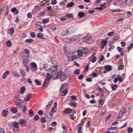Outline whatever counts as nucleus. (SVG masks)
<instances>
[{"mask_svg": "<svg viewBox=\"0 0 133 133\" xmlns=\"http://www.w3.org/2000/svg\"><path fill=\"white\" fill-rule=\"evenodd\" d=\"M74 114H73L70 115V118L72 120H74L75 119V118L76 117H74Z\"/></svg>", "mask_w": 133, "mask_h": 133, "instance_id": "603ef678", "label": "nucleus"}, {"mask_svg": "<svg viewBox=\"0 0 133 133\" xmlns=\"http://www.w3.org/2000/svg\"><path fill=\"white\" fill-rule=\"evenodd\" d=\"M25 91V88L24 87H22L20 90L19 93L20 94H23L24 93Z\"/></svg>", "mask_w": 133, "mask_h": 133, "instance_id": "393cba45", "label": "nucleus"}, {"mask_svg": "<svg viewBox=\"0 0 133 133\" xmlns=\"http://www.w3.org/2000/svg\"><path fill=\"white\" fill-rule=\"evenodd\" d=\"M9 113L8 111L6 110H3L2 111V116L4 117H6L8 115Z\"/></svg>", "mask_w": 133, "mask_h": 133, "instance_id": "2eb2a0df", "label": "nucleus"}, {"mask_svg": "<svg viewBox=\"0 0 133 133\" xmlns=\"http://www.w3.org/2000/svg\"><path fill=\"white\" fill-rule=\"evenodd\" d=\"M115 48V46L113 45H112L111 46V47H110V48L109 49V51H111L112 49L114 48Z\"/></svg>", "mask_w": 133, "mask_h": 133, "instance_id": "680f3d73", "label": "nucleus"}, {"mask_svg": "<svg viewBox=\"0 0 133 133\" xmlns=\"http://www.w3.org/2000/svg\"><path fill=\"white\" fill-rule=\"evenodd\" d=\"M57 104V102L55 103L54 105L51 109V110H52V111H54V112H56Z\"/></svg>", "mask_w": 133, "mask_h": 133, "instance_id": "ddd939ff", "label": "nucleus"}, {"mask_svg": "<svg viewBox=\"0 0 133 133\" xmlns=\"http://www.w3.org/2000/svg\"><path fill=\"white\" fill-rule=\"evenodd\" d=\"M16 12L15 13V14H17L18 13V11L16 7H14L13 8L11 9V11L12 13H14L16 11Z\"/></svg>", "mask_w": 133, "mask_h": 133, "instance_id": "a211bd4d", "label": "nucleus"}, {"mask_svg": "<svg viewBox=\"0 0 133 133\" xmlns=\"http://www.w3.org/2000/svg\"><path fill=\"white\" fill-rule=\"evenodd\" d=\"M14 126L16 128H18L19 127V124L17 122H15L14 123Z\"/></svg>", "mask_w": 133, "mask_h": 133, "instance_id": "de8ad7c7", "label": "nucleus"}, {"mask_svg": "<svg viewBox=\"0 0 133 133\" xmlns=\"http://www.w3.org/2000/svg\"><path fill=\"white\" fill-rule=\"evenodd\" d=\"M133 131V129L131 127H129L127 129L128 132L129 133H131Z\"/></svg>", "mask_w": 133, "mask_h": 133, "instance_id": "a19ab883", "label": "nucleus"}, {"mask_svg": "<svg viewBox=\"0 0 133 133\" xmlns=\"http://www.w3.org/2000/svg\"><path fill=\"white\" fill-rule=\"evenodd\" d=\"M33 40L31 38L27 39L25 40V41L26 43H29L33 42Z\"/></svg>", "mask_w": 133, "mask_h": 133, "instance_id": "79ce46f5", "label": "nucleus"}, {"mask_svg": "<svg viewBox=\"0 0 133 133\" xmlns=\"http://www.w3.org/2000/svg\"><path fill=\"white\" fill-rule=\"evenodd\" d=\"M68 92V90L67 89H66L63 91L62 92L61 95L62 96H64L66 95Z\"/></svg>", "mask_w": 133, "mask_h": 133, "instance_id": "aec40b11", "label": "nucleus"}, {"mask_svg": "<svg viewBox=\"0 0 133 133\" xmlns=\"http://www.w3.org/2000/svg\"><path fill=\"white\" fill-rule=\"evenodd\" d=\"M126 111L124 109L122 110L120 112L119 115V116H121V117L125 114L126 112Z\"/></svg>", "mask_w": 133, "mask_h": 133, "instance_id": "f3484780", "label": "nucleus"}, {"mask_svg": "<svg viewBox=\"0 0 133 133\" xmlns=\"http://www.w3.org/2000/svg\"><path fill=\"white\" fill-rule=\"evenodd\" d=\"M92 81V79L90 77H88L86 79V81L87 82H91Z\"/></svg>", "mask_w": 133, "mask_h": 133, "instance_id": "0e129e2a", "label": "nucleus"}, {"mask_svg": "<svg viewBox=\"0 0 133 133\" xmlns=\"http://www.w3.org/2000/svg\"><path fill=\"white\" fill-rule=\"evenodd\" d=\"M50 28L51 30H56V28L55 26H51Z\"/></svg>", "mask_w": 133, "mask_h": 133, "instance_id": "e2e57ef3", "label": "nucleus"}, {"mask_svg": "<svg viewBox=\"0 0 133 133\" xmlns=\"http://www.w3.org/2000/svg\"><path fill=\"white\" fill-rule=\"evenodd\" d=\"M53 103V101L52 100H50L48 104L46 105V107H47L48 106H51L52 104Z\"/></svg>", "mask_w": 133, "mask_h": 133, "instance_id": "4c0bfd02", "label": "nucleus"}, {"mask_svg": "<svg viewBox=\"0 0 133 133\" xmlns=\"http://www.w3.org/2000/svg\"><path fill=\"white\" fill-rule=\"evenodd\" d=\"M11 112L14 114H15L17 111V109L16 108H14L11 109Z\"/></svg>", "mask_w": 133, "mask_h": 133, "instance_id": "5701e85b", "label": "nucleus"}, {"mask_svg": "<svg viewBox=\"0 0 133 133\" xmlns=\"http://www.w3.org/2000/svg\"><path fill=\"white\" fill-rule=\"evenodd\" d=\"M27 108L26 107V106L24 105L23 107V109H22V111L24 112H25L26 111Z\"/></svg>", "mask_w": 133, "mask_h": 133, "instance_id": "052dcab7", "label": "nucleus"}, {"mask_svg": "<svg viewBox=\"0 0 133 133\" xmlns=\"http://www.w3.org/2000/svg\"><path fill=\"white\" fill-rule=\"evenodd\" d=\"M29 114L30 117H32L34 115V112L31 110L30 109L29 111Z\"/></svg>", "mask_w": 133, "mask_h": 133, "instance_id": "4be33fe9", "label": "nucleus"}, {"mask_svg": "<svg viewBox=\"0 0 133 133\" xmlns=\"http://www.w3.org/2000/svg\"><path fill=\"white\" fill-rule=\"evenodd\" d=\"M14 32V30L13 28H12L11 29H9L8 33L9 34L12 35Z\"/></svg>", "mask_w": 133, "mask_h": 133, "instance_id": "412c9836", "label": "nucleus"}, {"mask_svg": "<svg viewBox=\"0 0 133 133\" xmlns=\"http://www.w3.org/2000/svg\"><path fill=\"white\" fill-rule=\"evenodd\" d=\"M49 21V19H43L42 20V22L44 24L48 23Z\"/></svg>", "mask_w": 133, "mask_h": 133, "instance_id": "2f4dec72", "label": "nucleus"}, {"mask_svg": "<svg viewBox=\"0 0 133 133\" xmlns=\"http://www.w3.org/2000/svg\"><path fill=\"white\" fill-rule=\"evenodd\" d=\"M77 53L78 55L80 57L82 56L83 54V52L82 50H78L77 51Z\"/></svg>", "mask_w": 133, "mask_h": 133, "instance_id": "bb28decb", "label": "nucleus"}, {"mask_svg": "<svg viewBox=\"0 0 133 133\" xmlns=\"http://www.w3.org/2000/svg\"><path fill=\"white\" fill-rule=\"evenodd\" d=\"M7 46L9 47H11V46L12 43L11 41L9 40L6 43Z\"/></svg>", "mask_w": 133, "mask_h": 133, "instance_id": "c9c22d12", "label": "nucleus"}, {"mask_svg": "<svg viewBox=\"0 0 133 133\" xmlns=\"http://www.w3.org/2000/svg\"><path fill=\"white\" fill-rule=\"evenodd\" d=\"M43 112L41 110H40L38 112V115L40 116H41L43 114Z\"/></svg>", "mask_w": 133, "mask_h": 133, "instance_id": "4d7b16f0", "label": "nucleus"}, {"mask_svg": "<svg viewBox=\"0 0 133 133\" xmlns=\"http://www.w3.org/2000/svg\"><path fill=\"white\" fill-rule=\"evenodd\" d=\"M104 59V57L102 56L101 55V57L99 58V60L98 61L99 63H100L101 61H103Z\"/></svg>", "mask_w": 133, "mask_h": 133, "instance_id": "49530a36", "label": "nucleus"}, {"mask_svg": "<svg viewBox=\"0 0 133 133\" xmlns=\"http://www.w3.org/2000/svg\"><path fill=\"white\" fill-rule=\"evenodd\" d=\"M124 65H119L118 67V70H123V69Z\"/></svg>", "mask_w": 133, "mask_h": 133, "instance_id": "13d9d810", "label": "nucleus"}, {"mask_svg": "<svg viewBox=\"0 0 133 133\" xmlns=\"http://www.w3.org/2000/svg\"><path fill=\"white\" fill-rule=\"evenodd\" d=\"M41 121L42 123H44L46 122V120L44 117L41 118Z\"/></svg>", "mask_w": 133, "mask_h": 133, "instance_id": "6e6d98bb", "label": "nucleus"}, {"mask_svg": "<svg viewBox=\"0 0 133 133\" xmlns=\"http://www.w3.org/2000/svg\"><path fill=\"white\" fill-rule=\"evenodd\" d=\"M111 11L113 12H120L119 10V9H117L116 10H115V9H112L111 10Z\"/></svg>", "mask_w": 133, "mask_h": 133, "instance_id": "338daca9", "label": "nucleus"}, {"mask_svg": "<svg viewBox=\"0 0 133 133\" xmlns=\"http://www.w3.org/2000/svg\"><path fill=\"white\" fill-rule=\"evenodd\" d=\"M97 59V57L95 56H94L92 59V62L93 63L95 62Z\"/></svg>", "mask_w": 133, "mask_h": 133, "instance_id": "3c124183", "label": "nucleus"}, {"mask_svg": "<svg viewBox=\"0 0 133 133\" xmlns=\"http://www.w3.org/2000/svg\"><path fill=\"white\" fill-rule=\"evenodd\" d=\"M66 84L65 83H64V84H62L60 88V91H61V90L62 89H63V88L65 86Z\"/></svg>", "mask_w": 133, "mask_h": 133, "instance_id": "bf43d9fd", "label": "nucleus"}, {"mask_svg": "<svg viewBox=\"0 0 133 133\" xmlns=\"http://www.w3.org/2000/svg\"><path fill=\"white\" fill-rule=\"evenodd\" d=\"M68 34V33L67 31L66 30H65L64 31H63L61 34V36H64Z\"/></svg>", "mask_w": 133, "mask_h": 133, "instance_id": "a878e982", "label": "nucleus"}, {"mask_svg": "<svg viewBox=\"0 0 133 133\" xmlns=\"http://www.w3.org/2000/svg\"><path fill=\"white\" fill-rule=\"evenodd\" d=\"M20 96L19 95H16L14 97V100L16 101H18L19 102H23L21 100V99L20 98Z\"/></svg>", "mask_w": 133, "mask_h": 133, "instance_id": "423d86ee", "label": "nucleus"}, {"mask_svg": "<svg viewBox=\"0 0 133 133\" xmlns=\"http://www.w3.org/2000/svg\"><path fill=\"white\" fill-rule=\"evenodd\" d=\"M31 97V95L30 94H28L25 98L23 100L24 101L27 102L29 101Z\"/></svg>", "mask_w": 133, "mask_h": 133, "instance_id": "39448f33", "label": "nucleus"}, {"mask_svg": "<svg viewBox=\"0 0 133 133\" xmlns=\"http://www.w3.org/2000/svg\"><path fill=\"white\" fill-rule=\"evenodd\" d=\"M66 30L68 33L69 34H70L72 33H73L74 32V28L72 27L69 28Z\"/></svg>", "mask_w": 133, "mask_h": 133, "instance_id": "9b49d317", "label": "nucleus"}, {"mask_svg": "<svg viewBox=\"0 0 133 133\" xmlns=\"http://www.w3.org/2000/svg\"><path fill=\"white\" fill-rule=\"evenodd\" d=\"M12 74H13L14 76L15 77H18L19 76V74L17 72L15 71H13Z\"/></svg>", "mask_w": 133, "mask_h": 133, "instance_id": "f704fd0d", "label": "nucleus"}, {"mask_svg": "<svg viewBox=\"0 0 133 133\" xmlns=\"http://www.w3.org/2000/svg\"><path fill=\"white\" fill-rule=\"evenodd\" d=\"M117 50L120 53H121V52H123V49L119 47L118 46L117 47Z\"/></svg>", "mask_w": 133, "mask_h": 133, "instance_id": "c03bdc74", "label": "nucleus"}, {"mask_svg": "<svg viewBox=\"0 0 133 133\" xmlns=\"http://www.w3.org/2000/svg\"><path fill=\"white\" fill-rule=\"evenodd\" d=\"M53 112H54V111H52V110H51V111L50 112L49 115L51 117L50 118V119H49V121H50L52 118L54 114Z\"/></svg>", "mask_w": 133, "mask_h": 133, "instance_id": "473e14b6", "label": "nucleus"}, {"mask_svg": "<svg viewBox=\"0 0 133 133\" xmlns=\"http://www.w3.org/2000/svg\"><path fill=\"white\" fill-rule=\"evenodd\" d=\"M132 48H133V43H131L129 46L128 47V50H129Z\"/></svg>", "mask_w": 133, "mask_h": 133, "instance_id": "5fc2aeb1", "label": "nucleus"}, {"mask_svg": "<svg viewBox=\"0 0 133 133\" xmlns=\"http://www.w3.org/2000/svg\"><path fill=\"white\" fill-rule=\"evenodd\" d=\"M71 57V61H73L75 60L77 58L76 56H73Z\"/></svg>", "mask_w": 133, "mask_h": 133, "instance_id": "69168bd1", "label": "nucleus"}, {"mask_svg": "<svg viewBox=\"0 0 133 133\" xmlns=\"http://www.w3.org/2000/svg\"><path fill=\"white\" fill-rule=\"evenodd\" d=\"M74 4V3L73 2H71L69 3L66 5L67 7H72Z\"/></svg>", "mask_w": 133, "mask_h": 133, "instance_id": "72a5a7b5", "label": "nucleus"}, {"mask_svg": "<svg viewBox=\"0 0 133 133\" xmlns=\"http://www.w3.org/2000/svg\"><path fill=\"white\" fill-rule=\"evenodd\" d=\"M107 41L106 40H102V45H105L107 43Z\"/></svg>", "mask_w": 133, "mask_h": 133, "instance_id": "ea45409f", "label": "nucleus"}, {"mask_svg": "<svg viewBox=\"0 0 133 133\" xmlns=\"http://www.w3.org/2000/svg\"><path fill=\"white\" fill-rule=\"evenodd\" d=\"M31 66L34 68L33 70L34 71H36L37 69V65L36 63L34 62H32L31 63Z\"/></svg>", "mask_w": 133, "mask_h": 133, "instance_id": "0eeeda50", "label": "nucleus"}, {"mask_svg": "<svg viewBox=\"0 0 133 133\" xmlns=\"http://www.w3.org/2000/svg\"><path fill=\"white\" fill-rule=\"evenodd\" d=\"M0 133H5L4 129L3 128L0 129Z\"/></svg>", "mask_w": 133, "mask_h": 133, "instance_id": "774afa93", "label": "nucleus"}, {"mask_svg": "<svg viewBox=\"0 0 133 133\" xmlns=\"http://www.w3.org/2000/svg\"><path fill=\"white\" fill-rule=\"evenodd\" d=\"M105 69L107 71H110L112 69V67L111 65H107L104 66Z\"/></svg>", "mask_w": 133, "mask_h": 133, "instance_id": "6e6552de", "label": "nucleus"}, {"mask_svg": "<svg viewBox=\"0 0 133 133\" xmlns=\"http://www.w3.org/2000/svg\"><path fill=\"white\" fill-rule=\"evenodd\" d=\"M29 50L27 49H25L24 50L23 54H25L29 55Z\"/></svg>", "mask_w": 133, "mask_h": 133, "instance_id": "c85d7f7f", "label": "nucleus"}, {"mask_svg": "<svg viewBox=\"0 0 133 133\" xmlns=\"http://www.w3.org/2000/svg\"><path fill=\"white\" fill-rule=\"evenodd\" d=\"M70 105L72 107H76L77 106V103L75 102H70Z\"/></svg>", "mask_w": 133, "mask_h": 133, "instance_id": "7c9ffc66", "label": "nucleus"}, {"mask_svg": "<svg viewBox=\"0 0 133 133\" xmlns=\"http://www.w3.org/2000/svg\"><path fill=\"white\" fill-rule=\"evenodd\" d=\"M10 73V72L9 71H6L4 74L3 75L2 77L3 79H5L6 78L7 76L9 75Z\"/></svg>", "mask_w": 133, "mask_h": 133, "instance_id": "f8f14e48", "label": "nucleus"}, {"mask_svg": "<svg viewBox=\"0 0 133 133\" xmlns=\"http://www.w3.org/2000/svg\"><path fill=\"white\" fill-rule=\"evenodd\" d=\"M114 32L113 31H112L110 32H109L108 33L107 35L110 37H111L113 35H114Z\"/></svg>", "mask_w": 133, "mask_h": 133, "instance_id": "58836bf2", "label": "nucleus"}, {"mask_svg": "<svg viewBox=\"0 0 133 133\" xmlns=\"http://www.w3.org/2000/svg\"><path fill=\"white\" fill-rule=\"evenodd\" d=\"M43 36V34L41 33H38L37 34V37L39 38H42Z\"/></svg>", "mask_w": 133, "mask_h": 133, "instance_id": "e433bc0d", "label": "nucleus"}, {"mask_svg": "<svg viewBox=\"0 0 133 133\" xmlns=\"http://www.w3.org/2000/svg\"><path fill=\"white\" fill-rule=\"evenodd\" d=\"M35 82L37 85H41V82L38 80L35 79Z\"/></svg>", "mask_w": 133, "mask_h": 133, "instance_id": "c756f323", "label": "nucleus"}, {"mask_svg": "<svg viewBox=\"0 0 133 133\" xmlns=\"http://www.w3.org/2000/svg\"><path fill=\"white\" fill-rule=\"evenodd\" d=\"M97 86L98 87V88H97L96 87V88L97 90H99V91L101 92H103V90L101 89V88L98 85H97Z\"/></svg>", "mask_w": 133, "mask_h": 133, "instance_id": "864d4df0", "label": "nucleus"}, {"mask_svg": "<svg viewBox=\"0 0 133 133\" xmlns=\"http://www.w3.org/2000/svg\"><path fill=\"white\" fill-rule=\"evenodd\" d=\"M78 16L79 18H82L84 16V13L82 12H79L78 14Z\"/></svg>", "mask_w": 133, "mask_h": 133, "instance_id": "b1692460", "label": "nucleus"}, {"mask_svg": "<svg viewBox=\"0 0 133 133\" xmlns=\"http://www.w3.org/2000/svg\"><path fill=\"white\" fill-rule=\"evenodd\" d=\"M19 123L20 125L22 126H24L26 122L24 119H21L20 120Z\"/></svg>", "mask_w": 133, "mask_h": 133, "instance_id": "dca6fc26", "label": "nucleus"}, {"mask_svg": "<svg viewBox=\"0 0 133 133\" xmlns=\"http://www.w3.org/2000/svg\"><path fill=\"white\" fill-rule=\"evenodd\" d=\"M39 119V116L38 115H36L34 117V119L35 121H38Z\"/></svg>", "mask_w": 133, "mask_h": 133, "instance_id": "a18cd8bd", "label": "nucleus"}, {"mask_svg": "<svg viewBox=\"0 0 133 133\" xmlns=\"http://www.w3.org/2000/svg\"><path fill=\"white\" fill-rule=\"evenodd\" d=\"M57 75V79H60L61 81H63L65 80L66 78V76L65 73L64 72H61Z\"/></svg>", "mask_w": 133, "mask_h": 133, "instance_id": "7ed1b4c3", "label": "nucleus"}, {"mask_svg": "<svg viewBox=\"0 0 133 133\" xmlns=\"http://www.w3.org/2000/svg\"><path fill=\"white\" fill-rule=\"evenodd\" d=\"M60 66H53L49 69L48 71L52 75H55L61 72Z\"/></svg>", "mask_w": 133, "mask_h": 133, "instance_id": "f257e3e1", "label": "nucleus"}, {"mask_svg": "<svg viewBox=\"0 0 133 133\" xmlns=\"http://www.w3.org/2000/svg\"><path fill=\"white\" fill-rule=\"evenodd\" d=\"M82 49L83 51V52L84 54H87L88 53L89 51L87 48H82Z\"/></svg>", "mask_w": 133, "mask_h": 133, "instance_id": "6ab92c4d", "label": "nucleus"}, {"mask_svg": "<svg viewBox=\"0 0 133 133\" xmlns=\"http://www.w3.org/2000/svg\"><path fill=\"white\" fill-rule=\"evenodd\" d=\"M29 55L24 54L23 53V55L22 58L23 60L27 61H28V58L29 57Z\"/></svg>", "mask_w": 133, "mask_h": 133, "instance_id": "1a4fd4ad", "label": "nucleus"}, {"mask_svg": "<svg viewBox=\"0 0 133 133\" xmlns=\"http://www.w3.org/2000/svg\"><path fill=\"white\" fill-rule=\"evenodd\" d=\"M50 73H47L46 75V78L45 79L42 87L43 88L47 87L49 82V80L51 79L52 76Z\"/></svg>", "mask_w": 133, "mask_h": 133, "instance_id": "f03ea898", "label": "nucleus"}, {"mask_svg": "<svg viewBox=\"0 0 133 133\" xmlns=\"http://www.w3.org/2000/svg\"><path fill=\"white\" fill-rule=\"evenodd\" d=\"M72 112V110L71 109L69 108H66L65 110L64 113L67 115L70 114Z\"/></svg>", "mask_w": 133, "mask_h": 133, "instance_id": "9d476101", "label": "nucleus"}, {"mask_svg": "<svg viewBox=\"0 0 133 133\" xmlns=\"http://www.w3.org/2000/svg\"><path fill=\"white\" fill-rule=\"evenodd\" d=\"M68 39L70 40V42L75 41L77 39V36L76 35H74L71 37H69Z\"/></svg>", "mask_w": 133, "mask_h": 133, "instance_id": "4468645a", "label": "nucleus"}, {"mask_svg": "<svg viewBox=\"0 0 133 133\" xmlns=\"http://www.w3.org/2000/svg\"><path fill=\"white\" fill-rule=\"evenodd\" d=\"M85 41L87 43L89 44L91 43L92 41V40L91 36H87L85 38Z\"/></svg>", "mask_w": 133, "mask_h": 133, "instance_id": "20e7f679", "label": "nucleus"}, {"mask_svg": "<svg viewBox=\"0 0 133 133\" xmlns=\"http://www.w3.org/2000/svg\"><path fill=\"white\" fill-rule=\"evenodd\" d=\"M89 63H88L87 65L85 66L84 68V70L85 71H88V69L89 68L88 66H89Z\"/></svg>", "mask_w": 133, "mask_h": 133, "instance_id": "8fccbe9b", "label": "nucleus"}, {"mask_svg": "<svg viewBox=\"0 0 133 133\" xmlns=\"http://www.w3.org/2000/svg\"><path fill=\"white\" fill-rule=\"evenodd\" d=\"M30 35L31 37L34 38L36 36L35 33L33 32H32L30 33Z\"/></svg>", "mask_w": 133, "mask_h": 133, "instance_id": "09e8293b", "label": "nucleus"}, {"mask_svg": "<svg viewBox=\"0 0 133 133\" xmlns=\"http://www.w3.org/2000/svg\"><path fill=\"white\" fill-rule=\"evenodd\" d=\"M80 70L78 69H76L74 71V74L75 75L78 74H79Z\"/></svg>", "mask_w": 133, "mask_h": 133, "instance_id": "37998d69", "label": "nucleus"}, {"mask_svg": "<svg viewBox=\"0 0 133 133\" xmlns=\"http://www.w3.org/2000/svg\"><path fill=\"white\" fill-rule=\"evenodd\" d=\"M21 73L23 77H24L25 76V72L24 70L22 69L21 70Z\"/></svg>", "mask_w": 133, "mask_h": 133, "instance_id": "cd10ccee", "label": "nucleus"}]
</instances>
